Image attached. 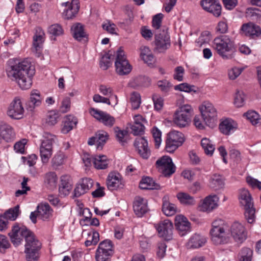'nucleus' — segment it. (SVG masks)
<instances>
[{"instance_id": "obj_1", "label": "nucleus", "mask_w": 261, "mask_h": 261, "mask_svg": "<svg viewBox=\"0 0 261 261\" xmlns=\"http://www.w3.org/2000/svg\"><path fill=\"white\" fill-rule=\"evenodd\" d=\"M8 77L15 81L22 89H28L32 84L35 69L28 60L18 63L10 61L6 69Z\"/></svg>"}, {"instance_id": "obj_2", "label": "nucleus", "mask_w": 261, "mask_h": 261, "mask_svg": "<svg viewBox=\"0 0 261 261\" xmlns=\"http://www.w3.org/2000/svg\"><path fill=\"white\" fill-rule=\"evenodd\" d=\"M210 234L211 240L214 244L218 245L227 244L229 242L230 238L227 232L229 227L224 220L217 219L213 222Z\"/></svg>"}, {"instance_id": "obj_3", "label": "nucleus", "mask_w": 261, "mask_h": 261, "mask_svg": "<svg viewBox=\"0 0 261 261\" xmlns=\"http://www.w3.org/2000/svg\"><path fill=\"white\" fill-rule=\"evenodd\" d=\"M213 47L218 54L224 60H229L233 58L231 53L233 47V41L227 35L216 38L213 42Z\"/></svg>"}, {"instance_id": "obj_4", "label": "nucleus", "mask_w": 261, "mask_h": 261, "mask_svg": "<svg viewBox=\"0 0 261 261\" xmlns=\"http://www.w3.org/2000/svg\"><path fill=\"white\" fill-rule=\"evenodd\" d=\"M29 233L25 240V258L27 261H37L40 257L41 243L32 231H30Z\"/></svg>"}, {"instance_id": "obj_5", "label": "nucleus", "mask_w": 261, "mask_h": 261, "mask_svg": "<svg viewBox=\"0 0 261 261\" xmlns=\"http://www.w3.org/2000/svg\"><path fill=\"white\" fill-rule=\"evenodd\" d=\"M239 199L240 205L245 210L244 215L247 222L251 224L253 223L255 218V210L253 207L252 198L248 190L245 189H241Z\"/></svg>"}, {"instance_id": "obj_6", "label": "nucleus", "mask_w": 261, "mask_h": 261, "mask_svg": "<svg viewBox=\"0 0 261 261\" xmlns=\"http://www.w3.org/2000/svg\"><path fill=\"white\" fill-rule=\"evenodd\" d=\"M57 140V137L49 133L43 134L40 146V154L43 163H48L53 154V144Z\"/></svg>"}, {"instance_id": "obj_7", "label": "nucleus", "mask_w": 261, "mask_h": 261, "mask_svg": "<svg viewBox=\"0 0 261 261\" xmlns=\"http://www.w3.org/2000/svg\"><path fill=\"white\" fill-rule=\"evenodd\" d=\"M193 113V109L189 105L180 106L173 116V122L179 127H185L189 124Z\"/></svg>"}, {"instance_id": "obj_8", "label": "nucleus", "mask_w": 261, "mask_h": 261, "mask_svg": "<svg viewBox=\"0 0 261 261\" xmlns=\"http://www.w3.org/2000/svg\"><path fill=\"white\" fill-rule=\"evenodd\" d=\"M199 110L205 124L213 127L217 119V112L214 105L209 101H204L199 107Z\"/></svg>"}, {"instance_id": "obj_9", "label": "nucleus", "mask_w": 261, "mask_h": 261, "mask_svg": "<svg viewBox=\"0 0 261 261\" xmlns=\"http://www.w3.org/2000/svg\"><path fill=\"white\" fill-rule=\"evenodd\" d=\"M115 66L116 72L121 75L127 74L132 70V66L121 48L117 51Z\"/></svg>"}, {"instance_id": "obj_10", "label": "nucleus", "mask_w": 261, "mask_h": 261, "mask_svg": "<svg viewBox=\"0 0 261 261\" xmlns=\"http://www.w3.org/2000/svg\"><path fill=\"white\" fill-rule=\"evenodd\" d=\"M184 135L177 131L169 133L166 141V150L170 153L173 152L184 142Z\"/></svg>"}, {"instance_id": "obj_11", "label": "nucleus", "mask_w": 261, "mask_h": 261, "mask_svg": "<svg viewBox=\"0 0 261 261\" xmlns=\"http://www.w3.org/2000/svg\"><path fill=\"white\" fill-rule=\"evenodd\" d=\"M30 231L26 227H20L17 223H15L8 235L12 244L17 246L21 243L23 238L26 239Z\"/></svg>"}, {"instance_id": "obj_12", "label": "nucleus", "mask_w": 261, "mask_h": 261, "mask_svg": "<svg viewBox=\"0 0 261 261\" xmlns=\"http://www.w3.org/2000/svg\"><path fill=\"white\" fill-rule=\"evenodd\" d=\"M155 165L159 171L165 176H170L175 171L176 167L171 158L168 156L165 155L158 159Z\"/></svg>"}, {"instance_id": "obj_13", "label": "nucleus", "mask_w": 261, "mask_h": 261, "mask_svg": "<svg viewBox=\"0 0 261 261\" xmlns=\"http://www.w3.org/2000/svg\"><path fill=\"white\" fill-rule=\"evenodd\" d=\"M154 226L161 237L167 240L172 239L173 225L170 220L166 219L161 221Z\"/></svg>"}, {"instance_id": "obj_14", "label": "nucleus", "mask_w": 261, "mask_h": 261, "mask_svg": "<svg viewBox=\"0 0 261 261\" xmlns=\"http://www.w3.org/2000/svg\"><path fill=\"white\" fill-rule=\"evenodd\" d=\"M24 110L20 99H14L7 110V115L12 119H20L23 117Z\"/></svg>"}, {"instance_id": "obj_15", "label": "nucleus", "mask_w": 261, "mask_h": 261, "mask_svg": "<svg viewBox=\"0 0 261 261\" xmlns=\"http://www.w3.org/2000/svg\"><path fill=\"white\" fill-rule=\"evenodd\" d=\"M90 113L96 119L106 126L111 127L115 123V118L106 112L91 108L90 110Z\"/></svg>"}, {"instance_id": "obj_16", "label": "nucleus", "mask_w": 261, "mask_h": 261, "mask_svg": "<svg viewBox=\"0 0 261 261\" xmlns=\"http://www.w3.org/2000/svg\"><path fill=\"white\" fill-rule=\"evenodd\" d=\"M230 233L236 242L242 243L247 238V231L244 226L240 223L236 222L230 227Z\"/></svg>"}, {"instance_id": "obj_17", "label": "nucleus", "mask_w": 261, "mask_h": 261, "mask_svg": "<svg viewBox=\"0 0 261 261\" xmlns=\"http://www.w3.org/2000/svg\"><path fill=\"white\" fill-rule=\"evenodd\" d=\"M200 5L204 10L216 17H219L221 14L222 8L218 0H201Z\"/></svg>"}, {"instance_id": "obj_18", "label": "nucleus", "mask_w": 261, "mask_h": 261, "mask_svg": "<svg viewBox=\"0 0 261 261\" xmlns=\"http://www.w3.org/2000/svg\"><path fill=\"white\" fill-rule=\"evenodd\" d=\"M45 40V33L43 30L39 27L36 28L33 36V49L36 56L40 57L41 55L43 43Z\"/></svg>"}, {"instance_id": "obj_19", "label": "nucleus", "mask_w": 261, "mask_h": 261, "mask_svg": "<svg viewBox=\"0 0 261 261\" xmlns=\"http://www.w3.org/2000/svg\"><path fill=\"white\" fill-rule=\"evenodd\" d=\"M155 49L162 52L170 46V40L169 34L163 31L162 33L155 36Z\"/></svg>"}, {"instance_id": "obj_20", "label": "nucleus", "mask_w": 261, "mask_h": 261, "mask_svg": "<svg viewBox=\"0 0 261 261\" xmlns=\"http://www.w3.org/2000/svg\"><path fill=\"white\" fill-rule=\"evenodd\" d=\"M241 31L243 35L251 39H255L261 35L260 27L252 22L243 24L241 27Z\"/></svg>"}, {"instance_id": "obj_21", "label": "nucleus", "mask_w": 261, "mask_h": 261, "mask_svg": "<svg viewBox=\"0 0 261 261\" xmlns=\"http://www.w3.org/2000/svg\"><path fill=\"white\" fill-rule=\"evenodd\" d=\"M134 146L138 153L143 159H147L150 155V150L148 146V142L145 137H137L134 142Z\"/></svg>"}, {"instance_id": "obj_22", "label": "nucleus", "mask_w": 261, "mask_h": 261, "mask_svg": "<svg viewBox=\"0 0 261 261\" xmlns=\"http://www.w3.org/2000/svg\"><path fill=\"white\" fill-rule=\"evenodd\" d=\"M109 137V136L107 132L103 130H99L96 132L95 136L89 139L88 144L89 145H93L96 143L97 149L101 150L108 141Z\"/></svg>"}, {"instance_id": "obj_23", "label": "nucleus", "mask_w": 261, "mask_h": 261, "mask_svg": "<svg viewBox=\"0 0 261 261\" xmlns=\"http://www.w3.org/2000/svg\"><path fill=\"white\" fill-rule=\"evenodd\" d=\"M62 5L65 7L62 13L63 17L66 19L73 18L77 13L80 8L78 0H72L70 3H63Z\"/></svg>"}, {"instance_id": "obj_24", "label": "nucleus", "mask_w": 261, "mask_h": 261, "mask_svg": "<svg viewBox=\"0 0 261 261\" xmlns=\"http://www.w3.org/2000/svg\"><path fill=\"white\" fill-rule=\"evenodd\" d=\"M175 225L181 236L191 231V223L183 215H178L175 217Z\"/></svg>"}, {"instance_id": "obj_25", "label": "nucleus", "mask_w": 261, "mask_h": 261, "mask_svg": "<svg viewBox=\"0 0 261 261\" xmlns=\"http://www.w3.org/2000/svg\"><path fill=\"white\" fill-rule=\"evenodd\" d=\"M107 185L109 190L113 191L122 187V177L118 172H110L107 177Z\"/></svg>"}, {"instance_id": "obj_26", "label": "nucleus", "mask_w": 261, "mask_h": 261, "mask_svg": "<svg viewBox=\"0 0 261 261\" xmlns=\"http://www.w3.org/2000/svg\"><path fill=\"white\" fill-rule=\"evenodd\" d=\"M134 211L138 217H142L148 210L147 201L146 199L136 197L133 204Z\"/></svg>"}, {"instance_id": "obj_27", "label": "nucleus", "mask_w": 261, "mask_h": 261, "mask_svg": "<svg viewBox=\"0 0 261 261\" xmlns=\"http://www.w3.org/2000/svg\"><path fill=\"white\" fill-rule=\"evenodd\" d=\"M218 197L216 195H210L205 198L200 206V210L204 212H211L218 206Z\"/></svg>"}, {"instance_id": "obj_28", "label": "nucleus", "mask_w": 261, "mask_h": 261, "mask_svg": "<svg viewBox=\"0 0 261 261\" xmlns=\"http://www.w3.org/2000/svg\"><path fill=\"white\" fill-rule=\"evenodd\" d=\"M15 134L11 126L8 124L0 122V137L6 142H10L15 138Z\"/></svg>"}, {"instance_id": "obj_29", "label": "nucleus", "mask_w": 261, "mask_h": 261, "mask_svg": "<svg viewBox=\"0 0 261 261\" xmlns=\"http://www.w3.org/2000/svg\"><path fill=\"white\" fill-rule=\"evenodd\" d=\"M162 201V212L166 216H172L177 212L176 206L169 201V197L167 195L163 197Z\"/></svg>"}, {"instance_id": "obj_30", "label": "nucleus", "mask_w": 261, "mask_h": 261, "mask_svg": "<svg viewBox=\"0 0 261 261\" xmlns=\"http://www.w3.org/2000/svg\"><path fill=\"white\" fill-rule=\"evenodd\" d=\"M237 127V123L230 119H226L221 122L219 125L221 132L226 135H229L233 133Z\"/></svg>"}, {"instance_id": "obj_31", "label": "nucleus", "mask_w": 261, "mask_h": 261, "mask_svg": "<svg viewBox=\"0 0 261 261\" xmlns=\"http://www.w3.org/2000/svg\"><path fill=\"white\" fill-rule=\"evenodd\" d=\"M206 242V239L204 237L195 234L189 240L186 246L188 249L198 248L203 246Z\"/></svg>"}, {"instance_id": "obj_32", "label": "nucleus", "mask_w": 261, "mask_h": 261, "mask_svg": "<svg viewBox=\"0 0 261 261\" xmlns=\"http://www.w3.org/2000/svg\"><path fill=\"white\" fill-rule=\"evenodd\" d=\"M71 32L73 38L79 41L87 40L88 38V35L81 23H77L73 24L71 27Z\"/></svg>"}, {"instance_id": "obj_33", "label": "nucleus", "mask_w": 261, "mask_h": 261, "mask_svg": "<svg viewBox=\"0 0 261 261\" xmlns=\"http://www.w3.org/2000/svg\"><path fill=\"white\" fill-rule=\"evenodd\" d=\"M77 123V120L75 117L73 115H67L63 121V125L61 128V132L66 134L69 133L73 129L74 126Z\"/></svg>"}, {"instance_id": "obj_34", "label": "nucleus", "mask_w": 261, "mask_h": 261, "mask_svg": "<svg viewBox=\"0 0 261 261\" xmlns=\"http://www.w3.org/2000/svg\"><path fill=\"white\" fill-rule=\"evenodd\" d=\"M53 210L47 203H41L37 206V215L43 220L48 219L51 216Z\"/></svg>"}, {"instance_id": "obj_35", "label": "nucleus", "mask_w": 261, "mask_h": 261, "mask_svg": "<svg viewBox=\"0 0 261 261\" xmlns=\"http://www.w3.org/2000/svg\"><path fill=\"white\" fill-rule=\"evenodd\" d=\"M93 163L97 169H105L108 167L109 160L105 155H96L92 158Z\"/></svg>"}, {"instance_id": "obj_36", "label": "nucleus", "mask_w": 261, "mask_h": 261, "mask_svg": "<svg viewBox=\"0 0 261 261\" xmlns=\"http://www.w3.org/2000/svg\"><path fill=\"white\" fill-rule=\"evenodd\" d=\"M58 182V177L54 172H48L44 175V184L50 189L56 188Z\"/></svg>"}, {"instance_id": "obj_37", "label": "nucleus", "mask_w": 261, "mask_h": 261, "mask_svg": "<svg viewBox=\"0 0 261 261\" xmlns=\"http://www.w3.org/2000/svg\"><path fill=\"white\" fill-rule=\"evenodd\" d=\"M139 187L142 189L154 190L160 189V186L149 177L143 178L140 182Z\"/></svg>"}, {"instance_id": "obj_38", "label": "nucleus", "mask_w": 261, "mask_h": 261, "mask_svg": "<svg viewBox=\"0 0 261 261\" xmlns=\"http://www.w3.org/2000/svg\"><path fill=\"white\" fill-rule=\"evenodd\" d=\"M71 189V185L69 182V177L66 175L61 177V184L59 188V191L61 195L66 196L69 194Z\"/></svg>"}, {"instance_id": "obj_39", "label": "nucleus", "mask_w": 261, "mask_h": 261, "mask_svg": "<svg viewBox=\"0 0 261 261\" xmlns=\"http://www.w3.org/2000/svg\"><path fill=\"white\" fill-rule=\"evenodd\" d=\"M140 56L146 64H152L153 61V56L149 47L143 46L140 48Z\"/></svg>"}, {"instance_id": "obj_40", "label": "nucleus", "mask_w": 261, "mask_h": 261, "mask_svg": "<svg viewBox=\"0 0 261 261\" xmlns=\"http://www.w3.org/2000/svg\"><path fill=\"white\" fill-rule=\"evenodd\" d=\"M41 100L40 92L37 90H33L30 94V100L29 105L31 108H34L41 105Z\"/></svg>"}, {"instance_id": "obj_41", "label": "nucleus", "mask_w": 261, "mask_h": 261, "mask_svg": "<svg viewBox=\"0 0 261 261\" xmlns=\"http://www.w3.org/2000/svg\"><path fill=\"white\" fill-rule=\"evenodd\" d=\"M201 145L206 154L212 155L213 154L215 146L209 139L206 138L202 139Z\"/></svg>"}, {"instance_id": "obj_42", "label": "nucleus", "mask_w": 261, "mask_h": 261, "mask_svg": "<svg viewBox=\"0 0 261 261\" xmlns=\"http://www.w3.org/2000/svg\"><path fill=\"white\" fill-rule=\"evenodd\" d=\"M177 197L179 201L186 205H194L196 201L194 198L186 193L180 192L177 194Z\"/></svg>"}, {"instance_id": "obj_43", "label": "nucleus", "mask_w": 261, "mask_h": 261, "mask_svg": "<svg viewBox=\"0 0 261 261\" xmlns=\"http://www.w3.org/2000/svg\"><path fill=\"white\" fill-rule=\"evenodd\" d=\"M114 132L116 134V137L117 140L124 145L127 141V137L128 136V131L126 130H121L119 127H115Z\"/></svg>"}, {"instance_id": "obj_44", "label": "nucleus", "mask_w": 261, "mask_h": 261, "mask_svg": "<svg viewBox=\"0 0 261 261\" xmlns=\"http://www.w3.org/2000/svg\"><path fill=\"white\" fill-rule=\"evenodd\" d=\"M59 117L60 114L57 111H50L46 115V123L50 126L55 125L58 122Z\"/></svg>"}, {"instance_id": "obj_45", "label": "nucleus", "mask_w": 261, "mask_h": 261, "mask_svg": "<svg viewBox=\"0 0 261 261\" xmlns=\"http://www.w3.org/2000/svg\"><path fill=\"white\" fill-rule=\"evenodd\" d=\"M19 206L17 205L13 208H10L2 215L7 220L14 221L19 214Z\"/></svg>"}, {"instance_id": "obj_46", "label": "nucleus", "mask_w": 261, "mask_h": 261, "mask_svg": "<svg viewBox=\"0 0 261 261\" xmlns=\"http://www.w3.org/2000/svg\"><path fill=\"white\" fill-rule=\"evenodd\" d=\"M65 154L61 151L58 152L51 160V164L54 168L63 165L64 162Z\"/></svg>"}, {"instance_id": "obj_47", "label": "nucleus", "mask_w": 261, "mask_h": 261, "mask_svg": "<svg viewBox=\"0 0 261 261\" xmlns=\"http://www.w3.org/2000/svg\"><path fill=\"white\" fill-rule=\"evenodd\" d=\"M130 101L133 109H138L141 103L140 94L137 92H133L130 94Z\"/></svg>"}, {"instance_id": "obj_48", "label": "nucleus", "mask_w": 261, "mask_h": 261, "mask_svg": "<svg viewBox=\"0 0 261 261\" xmlns=\"http://www.w3.org/2000/svg\"><path fill=\"white\" fill-rule=\"evenodd\" d=\"M48 32L53 36L57 37L63 35L64 30L61 25L56 23L48 27Z\"/></svg>"}, {"instance_id": "obj_49", "label": "nucleus", "mask_w": 261, "mask_h": 261, "mask_svg": "<svg viewBox=\"0 0 261 261\" xmlns=\"http://www.w3.org/2000/svg\"><path fill=\"white\" fill-rule=\"evenodd\" d=\"M113 253L97 249L95 254L96 261H108Z\"/></svg>"}, {"instance_id": "obj_50", "label": "nucleus", "mask_w": 261, "mask_h": 261, "mask_svg": "<svg viewBox=\"0 0 261 261\" xmlns=\"http://www.w3.org/2000/svg\"><path fill=\"white\" fill-rule=\"evenodd\" d=\"M244 116L249 120L253 125H255L259 122V116L258 113L254 111H248L244 114Z\"/></svg>"}, {"instance_id": "obj_51", "label": "nucleus", "mask_w": 261, "mask_h": 261, "mask_svg": "<svg viewBox=\"0 0 261 261\" xmlns=\"http://www.w3.org/2000/svg\"><path fill=\"white\" fill-rule=\"evenodd\" d=\"M195 88L194 86L190 85L186 83H181L174 86V89L175 90L184 91L187 93L191 92H196V90H195Z\"/></svg>"}, {"instance_id": "obj_52", "label": "nucleus", "mask_w": 261, "mask_h": 261, "mask_svg": "<svg viewBox=\"0 0 261 261\" xmlns=\"http://www.w3.org/2000/svg\"><path fill=\"white\" fill-rule=\"evenodd\" d=\"M253 251L249 248H243L241 251L240 261H251Z\"/></svg>"}, {"instance_id": "obj_53", "label": "nucleus", "mask_w": 261, "mask_h": 261, "mask_svg": "<svg viewBox=\"0 0 261 261\" xmlns=\"http://www.w3.org/2000/svg\"><path fill=\"white\" fill-rule=\"evenodd\" d=\"M154 109L156 111L161 110L164 106V99L161 96L158 94H153L152 96Z\"/></svg>"}, {"instance_id": "obj_54", "label": "nucleus", "mask_w": 261, "mask_h": 261, "mask_svg": "<svg viewBox=\"0 0 261 261\" xmlns=\"http://www.w3.org/2000/svg\"><path fill=\"white\" fill-rule=\"evenodd\" d=\"M113 246L110 240H106L101 242L98 246V249L113 254Z\"/></svg>"}, {"instance_id": "obj_55", "label": "nucleus", "mask_w": 261, "mask_h": 261, "mask_svg": "<svg viewBox=\"0 0 261 261\" xmlns=\"http://www.w3.org/2000/svg\"><path fill=\"white\" fill-rule=\"evenodd\" d=\"M152 134L154 140L155 146L156 148H159L162 142V133L158 128L154 127L152 128Z\"/></svg>"}, {"instance_id": "obj_56", "label": "nucleus", "mask_w": 261, "mask_h": 261, "mask_svg": "<svg viewBox=\"0 0 261 261\" xmlns=\"http://www.w3.org/2000/svg\"><path fill=\"white\" fill-rule=\"evenodd\" d=\"M211 186L216 189L221 188L224 185V180L219 175H214L211 180Z\"/></svg>"}, {"instance_id": "obj_57", "label": "nucleus", "mask_w": 261, "mask_h": 261, "mask_svg": "<svg viewBox=\"0 0 261 261\" xmlns=\"http://www.w3.org/2000/svg\"><path fill=\"white\" fill-rule=\"evenodd\" d=\"M246 13L248 16L252 17L253 19L261 18V11L256 8H248L246 9Z\"/></svg>"}, {"instance_id": "obj_58", "label": "nucleus", "mask_w": 261, "mask_h": 261, "mask_svg": "<svg viewBox=\"0 0 261 261\" xmlns=\"http://www.w3.org/2000/svg\"><path fill=\"white\" fill-rule=\"evenodd\" d=\"M244 94L243 92L237 91L236 93L234 99V104L237 107H241L244 106Z\"/></svg>"}, {"instance_id": "obj_59", "label": "nucleus", "mask_w": 261, "mask_h": 261, "mask_svg": "<svg viewBox=\"0 0 261 261\" xmlns=\"http://www.w3.org/2000/svg\"><path fill=\"white\" fill-rule=\"evenodd\" d=\"M100 65L101 67L103 68L104 70H107L112 65L111 55L108 53L104 55L101 58Z\"/></svg>"}, {"instance_id": "obj_60", "label": "nucleus", "mask_w": 261, "mask_h": 261, "mask_svg": "<svg viewBox=\"0 0 261 261\" xmlns=\"http://www.w3.org/2000/svg\"><path fill=\"white\" fill-rule=\"evenodd\" d=\"M27 142L28 140L26 139H22L17 142L14 145V150L16 152L20 153L21 154L24 153L25 145Z\"/></svg>"}, {"instance_id": "obj_61", "label": "nucleus", "mask_w": 261, "mask_h": 261, "mask_svg": "<svg viewBox=\"0 0 261 261\" xmlns=\"http://www.w3.org/2000/svg\"><path fill=\"white\" fill-rule=\"evenodd\" d=\"M132 133L135 135H141L144 131L145 126L143 124H140L138 123H134L130 126Z\"/></svg>"}, {"instance_id": "obj_62", "label": "nucleus", "mask_w": 261, "mask_h": 261, "mask_svg": "<svg viewBox=\"0 0 261 261\" xmlns=\"http://www.w3.org/2000/svg\"><path fill=\"white\" fill-rule=\"evenodd\" d=\"M11 245L7 237L3 234H0V252L4 253L5 250L9 248Z\"/></svg>"}, {"instance_id": "obj_63", "label": "nucleus", "mask_w": 261, "mask_h": 261, "mask_svg": "<svg viewBox=\"0 0 261 261\" xmlns=\"http://www.w3.org/2000/svg\"><path fill=\"white\" fill-rule=\"evenodd\" d=\"M164 15L162 13H159L154 15L152 21V26L155 29H159L162 22Z\"/></svg>"}, {"instance_id": "obj_64", "label": "nucleus", "mask_w": 261, "mask_h": 261, "mask_svg": "<svg viewBox=\"0 0 261 261\" xmlns=\"http://www.w3.org/2000/svg\"><path fill=\"white\" fill-rule=\"evenodd\" d=\"M185 73V69L182 66H177L174 69L173 78L179 82L183 80V75Z\"/></svg>"}]
</instances>
